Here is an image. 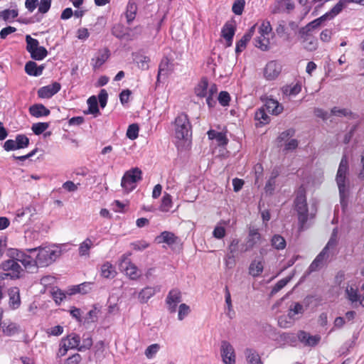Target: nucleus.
<instances>
[{"mask_svg": "<svg viewBox=\"0 0 364 364\" xmlns=\"http://www.w3.org/2000/svg\"><path fill=\"white\" fill-rule=\"evenodd\" d=\"M245 0H235L232 6V11L237 16L242 14L245 6Z\"/></svg>", "mask_w": 364, "mask_h": 364, "instance_id": "obj_50", "label": "nucleus"}, {"mask_svg": "<svg viewBox=\"0 0 364 364\" xmlns=\"http://www.w3.org/2000/svg\"><path fill=\"white\" fill-rule=\"evenodd\" d=\"M245 355L250 364H262L260 356L257 351L252 348H246Z\"/></svg>", "mask_w": 364, "mask_h": 364, "instance_id": "obj_32", "label": "nucleus"}, {"mask_svg": "<svg viewBox=\"0 0 364 364\" xmlns=\"http://www.w3.org/2000/svg\"><path fill=\"white\" fill-rule=\"evenodd\" d=\"M262 240V235L259 232L258 229L250 228L247 237L246 238V245L244 250L245 252L250 251Z\"/></svg>", "mask_w": 364, "mask_h": 364, "instance_id": "obj_12", "label": "nucleus"}, {"mask_svg": "<svg viewBox=\"0 0 364 364\" xmlns=\"http://www.w3.org/2000/svg\"><path fill=\"white\" fill-rule=\"evenodd\" d=\"M119 269L121 271L124 272L132 279H136L139 277L136 266L131 262L128 256L126 255H123L121 257Z\"/></svg>", "mask_w": 364, "mask_h": 364, "instance_id": "obj_8", "label": "nucleus"}, {"mask_svg": "<svg viewBox=\"0 0 364 364\" xmlns=\"http://www.w3.org/2000/svg\"><path fill=\"white\" fill-rule=\"evenodd\" d=\"M171 196L168 193H165L161 200V210L162 211H168L169 208L171 207Z\"/></svg>", "mask_w": 364, "mask_h": 364, "instance_id": "obj_57", "label": "nucleus"}, {"mask_svg": "<svg viewBox=\"0 0 364 364\" xmlns=\"http://www.w3.org/2000/svg\"><path fill=\"white\" fill-rule=\"evenodd\" d=\"M294 205L298 215L299 229L304 230L306 228V225L309 218L306 191L304 188L300 187L296 191Z\"/></svg>", "mask_w": 364, "mask_h": 364, "instance_id": "obj_3", "label": "nucleus"}, {"mask_svg": "<svg viewBox=\"0 0 364 364\" xmlns=\"http://www.w3.org/2000/svg\"><path fill=\"white\" fill-rule=\"evenodd\" d=\"M97 102L99 101L100 106L103 109L107 103L108 93L105 89H102L97 96Z\"/></svg>", "mask_w": 364, "mask_h": 364, "instance_id": "obj_63", "label": "nucleus"}, {"mask_svg": "<svg viewBox=\"0 0 364 364\" xmlns=\"http://www.w3.org/2000/svg\"><path fill=\"white\" fill-rule=\"evenodd\" d=\"M269 39L268 38L261 35L255 39V47L263 51H267L269 49Z\"/></svg>", "mask_w": 364, "mask_h": 364, "instance_id": "obj_39", "label": "nucleus"}, {"mask_svg": "<svg viewBox=\"0 0 364 364\" xmlns=\"http://www.w3.org/2000/svg\"><path fill=\"white\" fill-rule=\"evenodd\" d=\"M142 180V171L138 168H132L127 171L121 181V186L124 192L130 193L136 187V183Z\"/></svg>", "mask_w": 364, "mask_h": 364, "instance_id": "obj_4", "label": "nucleus"}, {"mask_svg": "<svg viewBox=\"0 0 364 364\" xmlns=\"http://www.w3.org/2000/svg\"><path fill=\"white\" fill-rule=\"evenodd\" d=\"M100 309L97 308L96 305H94L92 309L88 311L85 318V323H93L97 321V315L100 313Z\"/></svg>", "mask_w": 364, "mask_h": 364, "instance_id": "obj_45", "label": "nucleus"}, {"mask_svg": "<svg viewBox=\"0 0 364 364\" xmlns=\"http://www.w3.org/2000/svg\"><path fill=\"white\" fill-rule=\"evenodd\" d=\"M26 50L31 53L33 50H35L38 46V41L36 38H33L30 35L26 36Z\"/></svg>", "mask_w": 364, "mask_h": 364, "instance_id": "obj_54", "label": "nucleus"}, {"mask_svg": "<svg viewBox=\"0 0 364 364\" xmlns=\"http://www.w3.org/2000/svg\"><path fill=\"white\" fill-rule=\"evenodd\" d=\"M304 44V48L308 51H314L316 50L318 47V41L317 39L312 36L306 41L302 42Z\"/></svg>", "mask_w": 364, "mask_h": 364, "instance_id": "obj_56", "label": "nucleus"}, {"mask_svg": "<svg viewBox=\"0 0 364 364\" xmlns=\"http://www.w3.org/2000/svg\"><path fill=\"white\" fill-rule=\"evenodd\" d=\"M281 70V65L276 60H272L266 65L264 75L268 80H274L280 74Z\"/></svg>", "mask_w": 364, "mask_h": 364, "instance_id": "obj_14", "label": "nucleus"}, {"mask_svg": "<svg viewBox=\"0 0 364 364\" xmlns=\"http://www.w3.org/2000/svg\"><path fill=\"white\" fill-rule=\"evenodd\" d=\"M166 299L178 304L182 301L181 292L177 289H173L168 292Z\"/></svg>", "mask_w": 364, "mask_h": 364, "instance_id": "obj_46", "label": "nucleus"}, {"mask_svg": "<svg viewBox=\"0 0 364 364\" xmlns=\"http://www.w3.org/2000/svg\"><path fill=\"white\" fill-rule=\"evenodd\" d=\"M348 172V161L346 156H343L339 164L337 171L336 181L338 188L340 203L343 208L347 206V198L348 196V187L346 182H348L347 174Z\"/></svg>", "mask_w": 364, "mask_h": 364, "instance_id": "obj_2", "label": "nucleus"}, {"mask_svg": "<svg viewBox=\"0 0 364 364\" xmlns=\"http://www.w3.org/2000/svg\"><path fill=\"white\" fill-rule=\"evenodd\" d=\"M139 127L137 124H132L128 127L127 130V137L129 139L134 140L138 137Z\"/></svg>", "mask_w": 364, "mask_h": 364, "instance_id": "obj_52", "label": "nucleus"}, {"mask_svg": "<svg viewBox=\"0 0 364 364\" xmlns=\"http://www.w3.org/2000/svg\"><path fill=\"white\" fill-rule=\"evenodd\" d=\"M236 26L235 22H226L221 30V36L223 38H233L235 33Z\"/></svg>", "mask_w": 364, "mask_h": 364, "instance_id": "obj_33", "label": "nucleus"}, {"mask_svg": "<svg viewBox=\"0 0 364 364\" xmlns=\"http://www.w3.org/2000/svg\"><path fill=\"white\" fill-rule=\"evenodd\" d=\"M191 309L189 306L186 304H181L178 306V318L182 321L190 313Z\"/></svg>", "mask_w": 364, "mask_h": 364, "instance_id": "obj_62", "label": "nucleus"}, {"mask_svg": "<svg viewBox=\"0 0 364 364\" xmlns=\"http://www.w3.org/2000/svg\"><path fill=\"white\" fill-rule=\"evenodd\" d=\"M208 136L209 139H215L218 144L220 146H225L228 143V139L227 138L225 133L218 132L213 129H210L207 132Z\"/></svg>", "mask_w": 364, "mask_h": 364, "instance_id": "obj_26", "label": "nucleus"}, {"mask_svg": "<svg viewBox=\"0 0 364 364\" xmlns=\"http://www.w3.org/2000/svg\"><path fill=\"white\" fill-rule=\"evenodd\" d=\"M128 31H125V38L126 41H133L136 38L142 33V26H137L133 28H127Z\"/></svg>", "mask_w": 364, "mask_h": 364, "instance_id": "obj_36", "label": "nucleus"}, {"mask_svg": "<svg viewBox=\"0 0 364 364\" xmlns=\"http://www.w3.org/2000/svg\"><path fill=\"white\" fill-rule=\"evenodd\" d=\"M31 57L35 60H42L48 55V51L43 46H38L31 53Z\"/></svg>", "mask_w": 364, "mask_h": 364, "instance_id": "obj_38", "label": "nucleus"}, {"mask_svg": "<svg viewBox=\"0 0 364 364\" xmlns=\"http://www.w3.org/2000/svg\"><path fill=\"white\" fill-rule=\"evenodd\" d=\"M264 109L273 115H278L283 111V106L272 98H267L263 106Z\"/></svg>", "mask_w": 364, "mask_h": 364, "instance_id": "obj_16", "label": "nucleus"}, {"mask_svg": "<svg viewBox=\"0 0 364 364\" xmlns=\"http://www.w3.org/2000/svg\"><path fill=\"white\" fill-rule=\"evenodd\" d=\"M87 103L88 109L83 112L85 114H92L96 117L101 114L99 109L97 98L96 96L92 95L87 100Z\"/></svg>", "mask_w": 364, "mask_h": 364, "instance_id": "obj_23", "label": "nucleus"}, {"mask_svg": "<svg viewBox=\"0 0 364 364\" xmlns=\"http://www.w3.org/2000/svg\"><path fill=\"white\" fill-rule=\"evenodd\" d=\"M267 112L264 107H261L255 112V120L257 122L256 123L257 127H262L269 123L270 117L267 114Z\"/></svg>", "mask_w": 364, "mask_h": 364, "instance_id": "obj_19", "label": "nucleus"}, {"mask_svg": "<svg viewBox=\"0 0 364 364\" xmlns=\"http://www.w3.org/2000/svg\"><path fill=\"white\" fill-rule=\"evenodd\" d=\"M156 240L158 243H166L169 246L178 243L179 238L176 236L173 232L168 231H164L160 235L157 236Z\"/></svg>", "mask_w": 364, "mask_h": 364, "instance_id": "obj_20", "label": "nucleus"}, {"mask_svg": "<svg viewBox=\"0 0 364 364\" xmlns=\"http://www.w3.org/2000/svg\"><path fill=\"white\" fill-rule=\"evenodd\" d=\"M28 253H34L38 251L36 256L38 267H47L52 264L60 255L61 250L58 246H39L34 248L26 249Z\"/></svg>", "mask_w": 364, "mask_h": 364, "instance_id": "obj_1", "label": "nucleus"}, {"mask_svg": "<svg viewBox=\"0 0 364 364\" xmlns=\"http://www.w3.org/2000/svg\"><path fill=\"white\" fill-rule=\"evenodd\" d=\"M277 341L282 344H290L291 346H295L297 342L296 336L292 333H282L279 334Z\"/></svg>", "mask_w": 364, "mask_h": 364, "instance_id": "obj_30", "label": "nucleus"}, {"mask_svg": "<svg viewBox=\"0 0 364 364\" xmlns=\"http://www.w3.org/2000/svg\"><path fill=\"white\" fill-rule=\"evenodd\" d=\"M92 245V241L90 238L85 239L79 247V255L80 256L89 255V250Z\"/></svg>", "mask_w": 364, "mask_h": 364, "instance_id": "obj_49", "label": "nucleus"}, {"mask_svg": "<svg viewBox=\"0 0 364 364\" xmlns=\"http://www.w3.org/2000/svg\"><path fill=\"white\" fill-rule=\"evenodd\" d=\"M51 294L53 300L57 304H60L65 298V293L60 289H56L55 290L53 289Z\"/></svg>", "mask_w": 364, "mask_h": 364, "instance_id": "obj_61", "label": "nucleus"}, {"mask_svg": "<svg viewBox=\"0 0 364 364\" xmlns=\"http://www.w3.org/2000/svg\"><path fill=\"white\" fill-rule=\"evenodd\" d=\"M50 126L49 122H37L33 124L31 130L36 135L42 134Z\"/></svg>", "mask_w": 364, "mask_h": 364, "instance_id": "obj_44", "label": "nucleus"}, {"mask_svg": "<svg viewBox=\"0 0 364 364\" xmlns=\"http://www.w3.org/2000/svg\"><path fill=\"white\" fill-rule=\"evenodd\" d=\"M134 60L140 69L143 70L149 69V63L150 62V58L148 56L137 55H136Z\"/></svg>", "mask_w": 364, "mask_h": 364, "instance_id": "obj_43", "label": "nucleus"}, {"mask_svg": "<svg viewBox=\"0 0 364 364\" xmlns=\"http://www.w3.org/2000/svg\"><path fill=\"white\" fill-rule=\"evenodd\" d=\"M61 88V85L58 82H54L50 85L41 87L38 90V96L42 99H50L54 95L58 93Z\"/></svg>", "mask_w": 364, "mask_h": 364, "instance_id": "obj_11", "label": "nucleus"}, {"mask_svg": "<svg viewBox=\"0 0 364 364\" xmlns=\"http://www.w3.org/2000/svg\"><path fill=\"white\" fill-rule=\"evenodd\" d=\"M1 269L4 272L11 271V272L8 273L9 277L12 279H19L21 277V273L23 271L21 267L15 259H8L4 261L1 265Z\"/></svg>", "mask_w": 364, "mask_h": 364, "instance_id": "obj_7", "label": "nucleus"}, {"mask_svg": "<svg viewBox=\"0 0 364 364\" xmlns=\"http://www.w3.org/2000/svg\"><path fill=\"white\" fill-rule=\"evenodd\" d=\"M28 110L30 114L36 118L46 117L50 114V111L43 104H34L29 107Z\"/></svg>", "mask_w": 364, "mask_h": 364, "instance_id": "obj_21", "label": "nucleus"}, {"mask_svg": "<svg viewBox=\"0 0 364 364\" xmlns=\"http://www.w3.org/2000/svg\"><path fill=\"white\" fill-rule=\"evenodd\" d=\"M329 257L328 252L326 250H322L321 252L316 257L314 261L309 267V272L317 271L323 265V262Z\"/></svg>", "mask_w": 364, "mask_h": 364, "instance_id": "obj_17", "label": "nucleus"}, {"mask_svg": "<svg viewBox=\"0 0 364 364\" xmlns=\"http://www.w3.org/2000/svg\"><path fill=\"white\" fill-rule=\"evenodd\" d=\"M263 269V261L254 259L250 264L249 274L253 277H257L262 273Z\"/></svg>", "mask_w": 364, "mask_h": 364, "instance_id": "obj_27", "label": "nucleus"}, {"mask_svg": "<svg viewBox=\"0 0 364 364\" xmlns=\"http://www.w3.org/2000/svg\"><path fill=\"white\" fill-rule=\"evenodd\" d=\"M21 264L28 270H32L38 267L36 257L34 259L31 255L26 254V257L21 261Z\"/></svg>", "mask_w": 364, "mask_h": 364, "instance_id": "obj_41", "label": "nucleus"}, {"mask_svg": "<svg viewBox=\"0 0 364 364\" xmlns=\"http://www.w3.org/2000/svg\"><path fill=\"white\" fill-rule=\"evenodd\" d=\"M220 354L225 364H235V354L232 346L227 341L221 342Z\"/></svg>", "mask_w": 364, "mask_h": 364, "instance_id": "obj_9", "label": "nucleus"}, {"mask_svg": "<svg viewBox=\"0 0 364 364\" xmlns=\"http://www.w3.org/2000/svg\"><path fill=\"white\" fill-rule=\"evenodd\" d=\"M169 64H170V60L168 58L165 57L161 60V61L159 64V71H158V75H157V77H156V82H159L160 76L161 75H163V72L167 71L168 70Z\"/></svg>", "mask_w": 364, "mask_h": 364, "instance_id": "obj_55", "label": "nucleus"}, {"mask_svg": "<svg viewBox=\"0 0 364 364\" xmlns=\"http://www.w3.org/2000/svg\"><path fill=\"white\" fill-rule=\"evenodd\" d=\"M92 346V339L89 334H84L82 344L78 347L79 351H84L90 349Z\"/></svg>", "mask_w": 364, "mask_h": 364, "instance_id": "obj_53", "label": "nucleus"}, {"mask_svg": "<svg viewBox=\"0 0 364 364\" xmlns=\"http://www.w3.org/2000/svg\"><path fill=\"white\" fill-rule=\"evenodd\" d=\"M304 312V309L302 304L299 302L293 303L289 309L287 316L289 319H294L296 314H302Z\"/></svg>", "mask_w": 364, "mask_h": 364, "instance_id": "obj_35", "label": "nucleus"}, {"mask_svg": "<svg viewBox=\"0 0 364 364\" xmlns=\"http://www.w3.org/2000/svg\"><path fill=\"white\" fill-rule=\"evenodd\" d=\"M272 246L277 250H282L287 246L285 239L280 235H274L271 239Z\"/></svg>", "mask_w": 364, "mask_h": 364, "instance_id": "obj_34", "label": "nucleus"}, {"mask_svg": "<svg viewBox=\"0 0 364 364\" xmlns=\"http://www.w3.org/2000/svg\"><path fill=\"white\" fill-rule=\"evenodd\" d=\"M110 51L107 48L100 50L97 55L91 59V64L94 70L99 69L109 58Z\"/></svg>", "mask_w": 364, "mask_h": 364, "instance_id": "obj_15", "label": "nucleus"}, {"mask_svg": "<svg viewBox=\"0 0 364 364\" xmlns=\"http://www.w3.org/2000/svg\"><path fill=\"white\" fill-rule=\"evenodd\" d=\"M250 41V39L249 38L243 35L242 38L236 43V54H240L246 48L247 44Z\"/></svg>", "mask_w": 364, "mask_h": 364, "instance_id": "obj_59", "label": "nucleus"}, {"mask_svg": "<svg viewBox=\"0 0 364 364\" xmlns=\"http://www.w3.org/2000/svg\"><path fill=\"white\" fill-rule=\"evenodd\" d=\"M339 10L340 9L338 8V6L335 5L329 11L326 12L319 18L309 22L307 25L312 30L316 29L319 27L323 21L328 19H333L335 16L341 13Z\"/></svg>", "mask_w": 364, "mask_h": 364, "instance_id": "obj_10", "label": "nucleus"}, {"mask_svg": "<svg viewBox=\"0 0 364 364\" xmlns=\"http://www.w3.org/2000/svg\"><path fill=\"white\" fill-rule=\"evenodd\" d=\"M218 100L220 105L223 107H226L229 105V102L230 101V94L226 91H221L219 93Z\"/></svg>", "mask_w": 364, "mask_h": 364, "instance_id": "obj_60", "label": "nucleus"}, {"mask_svg": "<svg viewBox=\"0 0 364 364\" xmlns=\"http://www.w3.org/2000/svg\"><path fill=\"white\" fill-rule=\"evenodd\" d=\"M137 12V5L133 0H129L124 13L127 22L129 25L134 20Z\"/></svg>", "mask_w": 364, "mask_h": 364, "instance_id": "obj_25", "label": "nucleus"}, {"mask_svg": "<svg viewBox=\"0 0 364 364\" xmlns=\"http://www.w3.org/2000/svg\"><path fill=\"white\" fill-rule=\"evenodd\" d=\"M311 31L312 29L307 24L299 29L298 34L301 43L312 37L311 35Z\"/></svg>", "mask_w": 364, "mask_h": 364, "instance_id": "obj_48", "label": "nucleus"}, {"mask_svg": "<svg viewBox=\"0 0 364 364\" xmlns=\"http://www.w3.org/2000/svg\"><path fill=\"white\" fill-rule=\"evenodd\" d=\"M208 81L206 77H202L195 88V93L199 97H205L208 95Z\"/></svg>", "mask_w": 364, "mask_h": 364, "instance_id": "obj_31", "label": "nucleus"}, {"mask_svg": "<svg viewBox=\"0 0 364 364\" xmlns=\"http://www.w3.org/2000/svg\"><path fill=\"white\" fill-rule=\"evenodd\" d=\"M160 349V346L157 343L151 344L149 346L147 347V348L145 350V355L148 358H153L155 354L159 351Z\"/></svg>", "mask_w": 364, "mask_h": 364, "instance_id": "obj_64", "label": "nucleus"}, {"mask_svg": "<svg viewBox=\"0 0 364 364\" xmlns=\"http://www.w3.org/2000/svg\"><path fill=\"white\" fill-rule=\"evenodd\" d=\"M331 114L338 117H350L353 113L348 109H339L337 107H334L331 109Z\"/></svg>", "mask_w": 364, "mask_h": 364, "instance_id": "obj_58", "label": "nucleus"}, {"mask_svg": "<svg viewBox=\"0 0 364 364\" xmlns=\"http://www.w3.org/2000/svg\"><path fill=\"white\" fill-rule=\"evenodd\" d=\"M297 341H299L305 346L314 347L321 341L319 335L311 336L304 331H299L296 336Z\"/></svg>", "mask_w": 364, "mask_h": 364, "instance_id": "obj_13", "label": "nucleus"}, {"mask_svg": "<svg viewBox=\"0 0 364 364\" xmlns=\"http://www.w3.org/2000/svg\"><path fill=\"white\" fill-rule=\"evenodd\" d=\"M1 327L3 333L6 336H12L21 331L20 326L14 322H10L8 325L4 323Z\"/></svg>", "mask_w": 364, "mask_h": 364, "instance_id": "obj_29", "label": "nucleus"}, {"mask_svg": "<svg viewBox=\"0 0 364 364\" xmlns=\"http://www.w3.org/2000/svg\"><path fill=\"white\" fill-rule=\"evenodd\" d=\"M160 291L159 287H146L139 293V299L141 303H146L157 291Z\"/></svg>", "mask_w": 364, "mask_h": 364, "instance_id": "obj_22", "label": "nucleus"}, {"mask_svg": "<svg viewBox=\"0 0 364 364\" xmlns=\"http://www.w3.org/2000/svg\"><path fill=\"white\" fill-rule=\"evenodd\" d=\"M30 144L29 138L23 134H19L16 136V139L6 140L3 148L6 151H15L17 149H25Z\"/></svg>", "mask_w": 364, "mask_h": 364, "instance_id": "obj_6", "label": "nucleus"}, {"mask_svg": "<svg viewBox=\"0 0 364 364\" xmlns=\"http://www.w3.org/2000/svg\"><path fill=\"white\" fill-rule=\"evenodd\" d=\"M175 134L178 139L188 140L191 137V124L186 113H181L175 119Z\"/></svg>", "mask_w": 364, "mask_h": 364, "instance_id": "obj_5", "label": "nucleus"}, {"mask_svg": "<svg viewBox=\"0 0 364 364\" xmlns=\"http://www.w3.org/2000/svg\"><path fill=\"white\" fill-rule=\"evenodd\" d=\"M9 306L15 310L19 308L21 305V298L19 289L18 287H14L9 291Z\"/></svg>", "mask_w": 364, "mask_h": 364, "instance_id": "obj_24", "label": "nucleus"}, {"mask_svg": "<svg viewBox=\"0 0 364 364\" xmlns=\"http://www.w3.org/2000/svg\"><path fill=\"white\" fill-rule=\"evenodd\" d=\"M117 272L114 267L107 262L101 266V276L106 279H112L115 277Z\"/></svg>", "mask_w": 364, "mask_h": 364, "instance_id": "obj_28", "label": "nucleus"}, {"mask_svg": "<svg viewBox=\"0 0 364 364\" xmlns=\"http://www.w3.org/2000/svg\"><path fill=\"white\" fill-rule=\"evenodd\" d=\"M127 30L124 26L120 23L114 25L112 28V34L119 40L125 38V31Z\"/></svg>", "mask_w": 364, "mask_h": 364, "instance_id": "obj_42", "label": "nucleus"}, {"mask_svg": "<svg viewBox=\"0 0 364 364\" xmlns=\"http://www.w3.org/2000/svg\"><path fill=\"white\" fill-rule=\"evenodd\" d=\"M346 298L352 303H357L360 300V294L357 289L353 287H347L346 289Z\"/></svg>", "mask_w": 364, "mask_h": 364, "instance_id": "obj_51", "label": "nucleus"}, {"mask_svg": "<svg viewBox=\"0 0 364 364\" xmlns=\"http://www.w3.org/2000/svg\"><path fill=\"white\" fill-rule=\"evenodd\" d=\"M293 274L278 281L272 287L270 295L273 296L282 289L292 279Z\"/></svg>", "mask_w": 364, "mask_h": 364, "instance_id": "obj_37", "label": "nucleus"}, {"mask_svg": "<svg viewBox=\"0 0 364 364\" xmlns=\"http://www.w3.org/2000/svg\"><path fill=\"white\" fill-rule=\"evenodd\" d=\"M18 15V11L17 9H5L4 11H0V17L4 21H9L10 18L14 19Z\"/></svg>", "mask_w": 364, "mask_h": 364, "instance_id": "obj_47", "label": "nucleus"}, {"mask_svg": "<svg viewBox=\"0 0 364 364\" xmlns=\"http://www.w3.org/2000/svg\"><path fill=\"white\" fill-rule=\"evenodd\" d=\"M64 338L68 339V346L71 347V349L77 348L78 350V347L80 346V337L79 335L76 333H70Z\"/></svg>", "mask_w": 364, "mask_h": 364, "instance_id": "obj_40", "label": "nucleus"}, {"mask_svg": "<svg viewBox=\"0 0 364 364\" xmlns=\"http://www.w3.org/2000/svg\"><path fill=\"white\" fill-rule=\"evenodd\" d=\"M44 65H38L34 61H28L25 65V72L31 76L38 77L42 75Z\"/></svg>", "mask_w": 364, "mask_h": 364, "instance_id": "obj_18", "label": "nucleus"}]
</instances>
